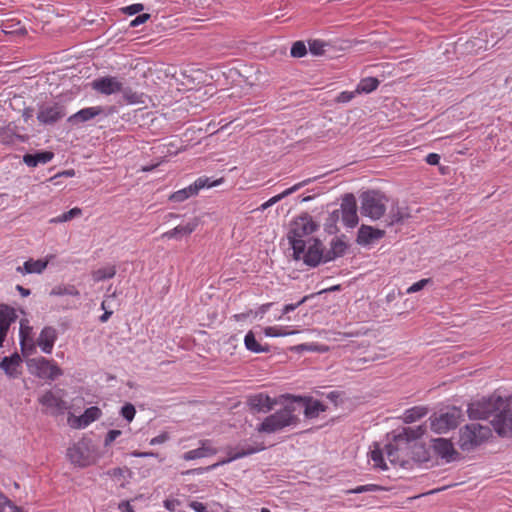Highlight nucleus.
Listing matches in <instances>:
<instances>
[{"mask_svg": "<svg viewBox=\"0 0 512 512\" xmlns=\"http://www.w3.org/2000/svg\"><path fill=\"white\" fill-rule=\"evenodd\" d=\"M13 505V502L8 499V497L0 491V512H5V508Z\"/></svg>", "mask_w": 512, "mask_h": 512, "instance_id": "nucleus-60", "label": "nucleus"}, {"mask_svg": "<svg viewBox=\"0 0 512 512\" xmlns=\"http://www.w3.org/2000/svg\"><path fill=\"white\" fill-rule=\"evenodd\" d=\"M385 231L368 225H361L357 234V243L368 246L383 238Z\"/></svg>", "mask_w": 512, "mask_h": 512, "instance_id": "nucleus-17", "label": "nucleus"}, {"mask_svg": "<svg viewBox=\"0 0 512 512\" xmlns=\"http://www.w3.org/2000/svg\"><path fill=\"white\" fill-rule=\"evenodd\" d=\"M491 424L500 436H512V408L503 404L496 411Z\"/></svg>", "mask_w": 512, "mask_h": 512, "instance_id": "nucleus-9", "label": "nucleus"}, {"mask_svg": "<svg viewBox=\"0 0 512 512\" xmlns=\"http://www.w3.org/2000/svg\"><path fill=\"white\" fill-rule=\"evenodd\" d=\"M189 506L196 512H208L206 505L198 501L191 502Z\"/></svg>", "mask_w": 512, "mask_h": 512, "instance_id": "nucleus-61", "label": "nucleus"}, {"mask_svg": "<svg viewBox=\"0 0 512 512\" xmlns=\"http://www.w3.org/2000/svg\"><path fill=\"white\" fill-rule=\"evenodd\" d=\"M410 217V213L407 207H397L392 209L388 216L387 225L391 226L397 223H402Z\"/></svg>", "mask_w": 512, "mask_h": 512, "instance_id": "nucleus-36", "label": "nucleus"}, {"mask_svg": "<svg viewBox=\"0 0 512 512\" xmlns=\"http://www.w3.org/2000/svg\"><path fill=\"white\" fill-rule=\"evenodd\" d=\"M264 449H265V447L262 442L239 443L237 446H235L233 448H229L227 459H224V460L220 461L219 463L213 464L207 468H196V469L188 470L187 472H185V474H202L205 471H208V470L218 467L219 465H224V464L230 463L232 461L243 458L245 456L260 452Z\"/></svg>", "mask_w": 512, "mask_h": 512, "instance_id": "nucleus-5", "label": "nucleus"}, {"mask_svg": "<svg viewBox=\"0 0 512 512\" xmlns=\"http://www.w3.org/2000/svg\"><path fill=\"white\" fill-rule=\"evenodd\" d=\"M132 456L138 457V458L156 457L157 453L134 451V452H132Z\"/></svg>", "mask_w": 512, "mask_h": 512, "instance_id": "nucleus-64", "label": "nucleus"}, {"mask_svg": "<svg viewBox=\"0 0 512 512\" xmlns=\"http://www.w3.org/2000/svg\"><path fill=\"white\" fill-rule=\"evenodd\" d=\"M312 180L309 178V179H306V180H303L295 185H293L292 187L284 190L283 192H281L280 194L276 195V196H273L272 198H270L269 200L266 201V204L268 205V207H271L273 206L274 204H276L277 202L281 201L282 199H284L285 197L293 194L294 192L298 191L299 189H301L302 187L306 186L307 184H309Z\"/></svg>", "mask_w": 512, "mask_h": 512, "instance_id": "nucleus-32", "label": "nucleus"}, {"mask_svg": "<svg viewBox=\"0 0 512 512\" xmlns=\"http://www.w3.org/2000/svg\"><path fill=\"white\" fill-rule=\"evenodd\" d=\"M119 93H122L123 97L125 100H127L128 103L134 104L139 102V96L128 87H124L122 85V91Z\"/></svg>", "mask_w": 512, "mask_h": 512, "instance_id": "nucleus-50", "label": "nucleus"}, {"mask_svg": "<svg viewBox=\"0 0 512 512\" xmlns=\"http://www.w3.org/2000/svg\"><path fill=\"white\" fill-rule=\"evenodd\" d=\"M371 460L374 463L376 468H380L382 470L387 469V465L384 462L383 453L380 449H374L370 452Z\"/></svg>", "mask_w": 512, "mask_h": 512, "instance_id": "nucleus-46", "label": "nucleus"}, {"mask_svg": "<svg viewBox=\"0 0 512 512\" xmlns=\"http://www.w3.org/2000/svg\"><path fill=\"white\" fill-rule=\"evenodd\" d=\"M306 53L307 48L303 41H296L291 47L290 54L292 57L301 58L305 56Z\"/></svg>", "mask_w": 512, "mask_h": 512, "instance_id": "nucleus-47", "label": "nucleus"}, {"mask_svg": "<svg viewBox=\"0 0 512 512\" xmlns=\"http://www.w3.org/2000/svg\"><path fill=\"white\" fill-rule=\"evenodd\" d=\"M294 331H286L282 329H278L276 327H267L265 329V335L270 337H280V336H288L294 334Z\"/></svg>", "mask_w": 512, "mask_h": 512, "instance_id": "nucleus-49", "label": "nucleus"}, {"mask_svg": "<svg viewBox=\"0 0 512 512\" xmlns=\"http://www.w3.org/2000/svg\"><path fill=\"white\" fill-rule=\"evenodd\" d=\"M82 210L78 207L72 208L67 212H64L63 214L53 217L49 220V223L51 224H58V223H64L68 222L76 217L81 216Z\"/></svg>", "mask_w": 512, "mask_h": 512, "instance_id": "nucleus-41", "label": "nucleus"}, {"mask_svg": "<svg viewBox=\"0 0 512 512\" xmlns=\"http://www.w3.org/2000/svg\"><path fill=\"white\" fill-rule=\"evenodd\" d=\"M217 183L216 182H213L211 183L210 182V179L207 178V177H199L194 183L193 185L196 186V190L197 192H199L201 189L203 188H210L212 186H215Z\"/></svg>", "mask_w": 512, "mask_h": 512, "instance_id": "nucleus-51", "label": "nucleus"}, {"mask_svg": "<svg viewBox=\"0 0 512 512\" xmlns=\"http://www.w3.org/2000/svg\"><path fill=\"white\" fill-rule=\"evenodd\" d=\"M244 344L246 349L253 353H263L269 351V348L267 346H262L257 342L252 331H249L245 335Z\"/></svg>", "mask_w": 512, "mask_h": 512, "instance_id": "nucleus-38", "label": "nucleus"}, {"mask_svg": "<svg viewBox=\"0 0 512 512\" xmlns=\"http://www.w3.org/2000/svg\"><path fill=\"white\" fill-rule=\"evenodd\" d=\"M120 414L125 420H127L128 422H131L135 417L136 409H135L134 405H132L131 403H126L121 408Z\"/></svg>", "mask_w": 512, "mask_h": 512, "instance_id": "nucleus-48", "label": "nucleus"}, {"mask_svg": "<svg viewBox=\"0 0 512 512\" xmlns=\"http://www.w3.org/2000/svg\"><path fill=\"white\" fill-rule=\"evenodd\" d=\"M2 31L5 34H25L26 30L23 26L20 25V22L11 23L7 21L2 24Z\"/></svg>", "mask_w": 512, "mask_h": 512, "instance_id": "nucleus-44", "label": "nucleus"}, {"mask_svg": "<svg viewBox=\"0 0 512 512\" xmlns=\"http://www.w3.org/2000/svg\"><path fill=\"white\" fill-rule=\"evenodd\" d=\"M143 9H144L143 4L135 3V4H132V5L122 8V11L128 15H135V14L141 12Z\"/></svg>", "mask_w": 512, "mask_h": 512, "instance_id": "nucleus-55", "label": "nucleus"}, {"mask_svg": "<svg viewBox=\"0 0 512 512\" xmlns=\"http://www.w3.org/2000/svg\"><path fill=\"white\" fill-rule=\"evenodd\" d=\"M54 158V153L51 151H41L35 154H25L23 156V162L28 167H36L39 164H46Z\"/></svg>", "mask_w": 512, "mask_h": 512, "instance_id": "nucleus-29", "label": "nucleus"}, {"mask_svg": "<svg viewBox=\"0 0 512 512\" xmlns=\"http://www.w3.org/2000/svg\"><path fill=\"white\" fill-rule=\"evenodd\" d=\"M347 245L344 241L335 238L330 242V249L325 252V261L329 262L345 254Z\"/></svg>", "mask_w": 512, "mask_h": 512, "instance_id": "nucleus-30", "label": "nucleus"}, {"mask_svg": "<svg viewBox=\"0 0 512 512\" xmlns=\"http://www.w3.org/2000/svg\"><path fill=\"white\" fill-rule=\"evenodd\" d=\"M198 192L196 190V186H194L193 184L183 188V189H180L176 192H174L171 196H170V200L173 201V202H177V203H180V202H183L185 201L186 199L190 198L191 196H194V195H197Z\"/></svg>", "mask_w": 512, "mask_h": 512, "instance_id": "nucleus-39", "label": "nucleus"}, {"mask_svg": "<svg viewBox=\"0 0 512 512\" xmlns=\"http://www.w3.org/2000/svg\"><path fill=\"white\" fill-rule=\"evenodd\" d=\"M360 212L363 216L375 221L384 216L387 198L379 191L371 190L361 194Z\"/></svg>", "mask_w": 512, "mask_h": 512, "instance_id": "nucleus-4", "label": "nucleus"}, {"mask_svg": "<svg viewBox=\"0 0 512 512\" xmlns=\"http://www.w3.org/2000/svg\"><path fill=\"white\" fill-rule=\"evenodd\" d=\"M103 113V108L100 106L87 107L79 110L68 118L71 124H78L89 121L94 117Z\"/></svg>", "mask_w": 512, "mask_h": 512, "instance_id": "nucleus-28", "label": "nucleus"}, {"mask_svg": "<svg viewBox=\"0 0 512 512\" xmlns=\"http://www.w3.org/2000/svg\"><path fill=\"white\" fill-rule=\"evenodd\" d=\"M67 456L71 463L79 467H86L90 464L89 454L84 445L74 444L68 448Z\"/></svg>", "mask_w": 512, "mask_h": 512, "instance_id": "nucleus-24", "label": "nucleus"}, {"mask_svg": "<svg viewBox=\"0 0 512 512\" xmlns=\"http://www.w3.org/2000/svg\"><path fill=\"white\" fill-rule=\"evenodd\" d=\"M57 340L56 329L51 326H46L40 332L37 338V345L40 347L42 352L46 354L52 353L55 341Z\"/></svg>", "mask_w": 512, "mask_h": 512, "instance_id": "nucleus-20", "label": "nucleus"}, {"mask_svg": "<svg viewBox=\"0 0 512 512\" xmlns=\"http://www.w3.org/2000/svg\"><path fill=\"white\" fill-rule=\"evenodd\" d=\"M217 453V449L213 446L211 440H203L200 442V446L196 449L185 452L182 455V459L185 461H192L195 459L205 458Z\"/></svg>", "mask_w": 512, "mask_h": 512, "instance_id": "nucleus-19", "label": "nucleus"}, {"mask_svg": "<svg viewBox=\"0 0 512 512\" xmlns=\"http://www.w3.org/2000/svg\"><path fill=\"white\" fill-rule=\"evenodd\" d=\"M27 137L19 132V128L13 122L0 127V143L3 145H15L20 142L23 143Z\"/></svg>", "mask_w": 512, "mask_h": 512, "instance_id": "nucleus-16", "label": "nucleus"}, {"mask_svg": "<svg viewBox=\"0 0 512 512\" xmlns=\"http://www.w3.org/2000/svg\"><path fill=\"white\" fill-rule=\"evenodd\" d=\"M297 411L298 405L291 400L282 409L267 416L257 427V431L271 434L281 431L286 427L296 426L299 422Z\"/></svg>", "mask_w": 512, "mask_h": 512, "instance_id": "nucleus-1", "label": "nucleus"}, {"mask_svg": "<svg viewBox=\"0 0 512 512\" xmlns=\"http://www.w3.org/2000/svg\"><path fill=\"white\" fill-rule=\"evenodd\" d=\"M309 51L315 56H320L325 52V46L327 45L324 41L319 39L310 40L308 42Z\"/></svg>", "mask_w": 512, "mask_h": 512, "instance_id": "nucleus-45", "label": "nucleus"}, {"mask_svg": "<svg viewBox=\"0 0 512 512\" xmlns=\"http://www.w3.org/2000/svg\"><path fill=\"white\" fill-rule=\"evenodd\" d=\"M440 161V155L437 153H430L426 156V162L429 165H437Z\"/></svg>", "mask_w": 512, "mask_h": 512, "instance_id": "nucleus-62", "label": "nucleus"}, {"mask_svg": "<svg viewBox=\"0 0 512 512\" xmlns=\"http://www.w3.org/2000/svg\"><path fill=\"white\" fill-rule=\"evenodd\" d=\"M51 295L54 296H63V295H70V296H78L79 291L74 286H55L51 292Z\"/></svg>", "mask_w": 512, "mask_h": 512, "instance_id": "nucleus-43", "label": "nucleus"}, {"mask_svg": "<svg viewBox=\"0 0 512 512\" xmlns=\"http://www.w3.org/2000/svg\"><path fill=\"white\" fill-rule=\"evenodd\" d=\"M379 85V80L377 78H374V77H367V78H364L362 79L357 88H356V92L357 93H370L372 91H374L375 89H377Z\"/></svg>", "mask_w": 512, "mask_h": 512, "instance_id": "nucleus-40", "label": "nucleus"}, {"mask_svg": "<svg viewBox=\"0 0 512 512\" xmlns=\"http://www.w3.org/2000/svg\"><path fill=\"white\" fill-rule=\"evenodd\" d=\"M503 405L501 397H489L469 404L467 413L470 419H487Z\"/></svg>", "mask_w": 512, "mask_h": 512, "instance_id": "nucleus-7", "label": "nucleus"}, {"mask_svg": "<svg viewBox=\"0 0 512 512\" xmlns=\"http://www.w3.org/2000/svg\"><path fill=\"white\" fill-rule=\"evenodd\" d=\"M293 403L298 405L297 415L303 410L306 418L314 419L325 411V406L318 400L307 399L303 397H292Z\"/></svg>", "mask_w": 512, "mask_h": 512, "instance_id": "nucleus-13", "label": "nucleus"}, {"mask_svg": "<svg viewBox=\"0 0 512 512\" xmlns=\"http://www.w3.org/2000/svg\"><path fill=\"white\" fill-rule=\"evenodd\" d=\"M102 415V411L97 406L87 408L84 413L73 419L69 418L70 425L76 429H82L98 420Z\"/></svg>", "mask_w": 512, "mask_h": 512, "instance_id": "nucleus-18", "label": "nucleus"}, {"mask_svg": "<svg viewBox=\"0 0 512 512\" xmlns=\"http://www.w3.org/2000/svg\"><path fill=\"white\" fill-rule=\"evenodd\" d=\"M491 436L489 426L471 423L460 429L459 447L463 451H471L481 445Z\"/></svg>", "mask_w": 512, "mask_h": 512, "instance_id": "nucleus-3", "label": "nucleus"}, {"mask_svg": "<svg viewBox=\"0 0 512 512\" xmlns=\"http://www.w3.org/2000/svg\"><path fill=\"white\" fill-rule=\"evenodd\" d=\"M431 280L430 279H421L418 282H415L411 286H409L406 290L407 294L416 293L422 290Z\"/></svg>", "mask_w": 512, "mask_h": 512, "instance_id": "nucleus-52", "label": "nucleus"}, {"mask_svg": "<svg viewBox=\"0 0 512 512\" xmlns=\"http://www.w3.org/2000/svg\"><path fill=\"white\" fill-rule=\"evenodd\" d=\"M91 86L95 91L104 95H112L122 91V82L112 76L97 78L91 83Z\"/></svg>", "mask_w": 512, "mask_h": 512, "instance_id": "nucleus-14", "label": "nucleus"}, {"mask_svg": "<svg viewBox=\"0 0 512 512\" xmlns=\"http://www.w3.org/2000/svg\"><path fill=\"white\" fill-rule=\"evenodd\" d=\"M118 509L121 512H135L129 501H121L118 504Z\"/></svg>", "mask_w": 512, "mask_h": 512, "instance_id": "nucleus-63", "label": "nucleus"}, {"mask_svg": "<svg viewBox=\"0 0 512 512\" xmlns=\"http://www.w3.org/2000/svg\"><path fill=\"white\" fill-rule=\"evenodd\" d=\"M116 274V269L114 266L103 267L98 270H95L92 273V278L95 282H100L106 279L113 278Z\"/></svg>", "mask_w": 512, "mask_h": 512, "instance_id": "nucleus-42", "label": "nucleus"}, {"mask_svg": "<svg viewBox=\"0 0 512 512\" xmlns=\"http://www.w3.org/2000/svg\"><path fill=\"white\" fill-rule=\"evenodd\" d=\"M404 444H397L395 440V436L393 437V442L389 443L385 446V452L387 458L392 464H403V460L400 458L399 452L402 450V446Z\"/></svg>", "mask_w": 512, "mask_h": 512, "instance_id": "nucleus-34", "label": "nucleus"}, {"mask_svg": "<svg viewBox=\"0 0 512 512\" xmlns=\"http://www.w3.org/2000/svg\"><path fill=\"white\" fill-rule=\"evenodd\" d=\"M39 403L52 415H61L68 408L67 403L62 399V396L51 390L46 391L39 398Z\"/></svg>", "mask_w": 512, "mask_h": 512, "instance_id": "nucleus-12", "label": "nucleus"}, {"mask_svg": "<svg viewBox=\"0 0 512 512\" xmlns=\"http://www.w3.org/2000/svg\"><path fill=\"white\" fill-rule=\"evenodd\" d=\"M248 404L256 412L267 413L274 408L276 401L268 395L259 393L249 397Z\"/></svg>", "mask_w": 512, "mask_h": 512, "instance_id": "nucleus-23", "label": "nucleus"}, {"mask_svg": "<svg viewBox=\"0 0 512 512\" xmlns=\"http://www.w3.org/2000/svg\"><path fill=\"white\" fill-rule=\"evenodd\" d=\"M169 439H170V435L167 432H162L158 436L153 437L150 440L149 444L153 445V446L154 445H160V444H163V443L167 442Z\"/></svg>", "mask_w": 512, "mask_h": 512, "instance_id": "nucleus-57", "label": "nucleus"}, {"mask_svg": "<svg viewBox=\"0 0 512 512\" xmlns=\"http://www.w3.org/2000/svg\"><path fill=\"white\" fill-rule=\"evenodd\" d=\"M47 266V262L46 261H42V260H28L26 262H24V265L23 267H18L17 268V271L24 274V273H27V274H31V273H41Z\"/></svg>", "mask_w": 512, "mask_h": 512, "instance_id": "nucleus-35", "label": "nucleus"}, {"mask_svg": "<svg viewBox=\"0 0 512 512\" xmlns=\"http://www.w3.org/2000/svg\"><path fill=\"white\" fill-rule=\"evenodd\" d=\"M425 433V428L422 425L416 427H405L400 432L395 434L397 444L406 445L410 441L419 439Z\"/></svg>", "mask_w": 512, "mask_h": 512, "instance_id": "nucleus-26", "label": "nucleus"}, {"mask_svg": "<svg viewBox=\"0 0 512 512\" xmlns=\"http://www.w3.org/2000/svg\"><path fill=\"white\" fill-rule=\"evenodd\" d=\"M326 254L323 249V245L320 240L315 238H309L306 242V246L301 252V256L297 260H303L304 264L310 267H316L320 263H326Z\"/></svg>", "mask_w": 512, "mask_h": 512, "instance_id": "nucleus-8", "label": "nucleus"}, {"mask_svg": "<svg viewBox=\"0 0 512 512\" xmlns=\"http://www.w3.org/2000/svg\"><path fill=\"white\" fill-rule=\"evenodd\" d=\"M198 224H199V220L197 218H194L184 225H178L175 228L163 233L162 238L180 239L182 236H187V235H190L192 232H194L195 229L197 228Z\"/></svg>", "mask_w": 512, "mask_h": 512, "instance_id": "nucleus-27", "label": "nucleus"}, {"mask_svg": "<svg viewBox=\"0 0 512 512\" xmlns=\"http://www.w3.org/2000/svg\"><path fill=\"white\" fill-rule=\"evenodd\" d=\"M66 115L65 106L61 103L44 104L40 106L37 119L44 125H52Z\"/></svg>", "mask_w": 512, "mask_h": 512, "instance_id": "nucleus-10", "label": "nucleus"}, {"mask_svg": "<svg viewBox=\"0 0 512 512\" xmlns=\"http://www.w3.org/2000/svg\"><path fill=\"white\" fill-rule=\"evenodd\" d=\"M428 413L426 407L423 406H415L410 409H407L403 414V420L405 423H413L422 417H424Z\"/></svg>", "mask_w": 512, "mask_h": 512, "instance_id": "nucleus-37", "label": "nucleus"}, {"mask_svg": "<svg viewBox=\"0 0 512 512\" xmlns=\"http://www.w3.org/2000/svg\"><path fill=\"white\" fill-rule=\"evenodd\" d=\"M432 448L438 456L445 459L446 461L453 460V456L454 454H456V451L451 441L445 438L433 439Z\"/></svg>", "mask_w": 512, "mask_h": 512, "instance_id": "nucleus-25", "label": "nucleus"}, {"mask_svg": "<svg viewBox=\"0 0 512 512\" xmlns=\"http://www.w3.org/2000/svg\"><path fill=\"white\" fill-rule=\"evenodd\" d=\"M312 180L309 178V179H306V180H303L295 185H293L292 187L284 190L283 192H281L280 194L276 195V196H273L272 198H270L269 200L266 201V204L268 205V207H271L273 206L274 204H276L277 202L281 201L282 199H284L285 197L293 194L294 192L298 191L299 189H301L302 187L306 186L307 184H309Z\"/></svg>", "mask_w": 512, "mask_h": 512, "instance_id": "nucleus-31", "label": "nucleus"}, {"mask_svg": "<svg viewBox=\"0 0 512 512\" xmlns=\"http://www.w3.org/2000/svg\"><path fill=\"white\" fill-rule=\"evenodd\" d=\"M356 94H358L356 92V90L353 92L343 91L339 94V96L337 97V100L339 103H347V102L351 101L355 97Z\"/></svg>", "mask_w": 512, "mask_h": 512, "instance_id": "nucleus-58", "label": "nucleus"}, {"mask_svg": "<svg viewBox=\"0 0 512 512\" xmlns=\"http://www.w3.org/2000/svg\"><path fill=\"white\" fill-rule=\"evenodd\" d=\"M149 19H150V14H148V13L140 14L130 22V27H137L141 24H144Z\"/></svg>", "mask_w": 512, "mask_h": 512, "instance_id": "nucleus-59", "label": "nucleus"}, {"mask_svg": "<svg viewBox=\"0 0 512 512\" xmlns=\"http://www.w3.org/2000/svg\"><path fill=\"white\" fill-rule=\"evenodd\" d=\"M37 375L40 378L55 380L63 374L61 368L52 360H48L44 357L39 358L36 361Z\"/></svg>", "mask_w": 512, "mask_h": 512, "instance_id": "nucleus-15", "label": "nucleus"}, {"mask_svg": "<svg viewBox=\"0 0 512 512\" xmlns=\"http://www.w3.org/2000/svg\"><path fill=\"white\" fill-rule=\"evenodd\" d=\"M462 418V411L457 407L449 408L446 412L434 414L429 418L430 428L437 434H444L455 429Z\"/></svg>", "mask_w": 512, "mask_h": 512, "instance_id": "nucleus-6", "label": "nucleus"}, {"mask_svg": "<svg viewBox=\"0 0 512 512\" xmlns=\"http://www.w3.org/2000/svg\"><path fill=\"white\" fill-rule=\"evenodd\" d=\"M122 434V431L120 430H109L106 434L105 440H104V446H110L120 435Z\"/></svg>", "mask_w": 512, "mask_h": 512, "instance_id": "nucleus-54", "label": "nucleus"}, {"mask_svg": "<svg viewBox=\"0 0 512 512\" xmlns=\"http://www.w3.org/2000/svg\"><path fill=\"white\" fill-rule=\"evenodd\" d=\"M316 294H311V295H307V296H304L299 302L295 303V304H287L283 307V314H288L292 311H294L297 307H299L301 304L305 303L308 299L314 297Z\"/></svg>", "mask_w": 512, "mask_h": 512, "instance_id": "nucleus-53", "label": "nucleus"}, {"mask_svg": "<svg viewBox=\"0 0 512 512\" xmlns=\"http://www.w3.org/2000/svg\"><path fill=\"white\" fill-rule=\"evenodd\" d=\"M22 359L18 353L4 357L0 362V369L10 378H17L20 374Z\"/></svg>", "mask_w": 512, "mask_h": 512, "instance_id": "nucleus-21", "label": "nucleus"}, {"mask_svg": "<svg viewBox=\"0 0 512 512\" xmlns=\"http://www.w3.org/2000/svg\"><path fill=\"white\" fill-rule=\"evenodd\" d=\"M342 221L345 226L354 228L358 224L356 198L353 194H345L340 205Z\"/></svg>", "mask_w": 512, "mask_h": 512, "instance_id": "nucleus-11", "label": "nucleus"}, {"mask_svg": "<svg viewBox=\"0 0 512 512\" xmlns=\"http://www.w3.org/2000/svg\"><path fill=\"white\" fill-rule=\"evenodd\" d=\"M16 320L15 310L7 305L0 306V347L6 338L12 322Z\"/></svg>", "mask_w": 512, "mask_h": 512, "instance_id": "nucleus-22", "label": "nucleus"}, {"mask_svg": "<svg viewBox=\"0 0 512 512\" xmlns=\"http://www.w3.org/2000/svg\"><path fill=\"white\" fill-rule=\"evenodd\" d=\"M318 228V224L309 214L299 216L292 224L288 239L293 249L294 259H298L303 252L307 240L304 237L311 235Z\"/></svg>", "mask_w": 512, "mask_h": 512, "instance_id": "nucleus-2", "label": "nucleus"}, {"mask_svg": "<svg viewBox=\"0 0 512 512\" xmlns=\"http://www.w3.org/2000/svg\"><path fill=\"white\" fill-rule=\"evenodd\" d=\"M377 489H378V487L376 485L368 484V485L357 486L356 488L349 490L348 492L360 494V493L369 492V491H376Z\"/></svg>", "mask_w": 512, "mask_h": 512, "instance_id": "nucleus-56", "label": "nucleus"}, {"mask_svg": "<svg viewBox=\"0 0 512 512\" xmlns=\"http://www.w3.org/2000/svg\"><path fill=\"white\" fill-rule=\"evenodd\" d=\"M312 180L309 178V179H306V180H303L295 185H293L292 187L284 190L283 192H281L280 194L276 195V196H273L272 198H270L269 200L266 201V204L268 205V207H271L273 206L274 204H276L277 202L281 201L282 199H284L285 197L293 194L294 192L298 191L299 189H301L302 187L306 186L307 184H309Z\"/></svg>", "mask_w": 512, "mask_h": 512, "instance_id": "nucleus-33", "label": "nucleus"}]
</instances>
